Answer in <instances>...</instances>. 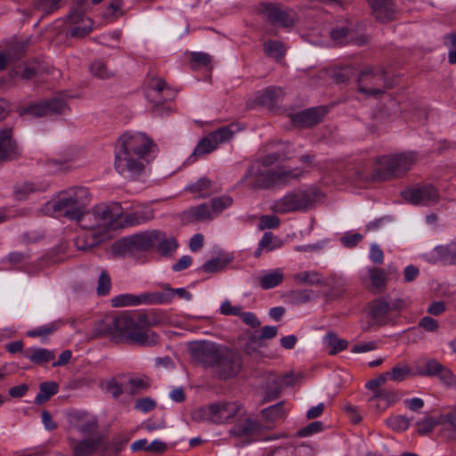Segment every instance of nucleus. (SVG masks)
<instances>
[{"mask_svg": "<svg viewBox=\"0 0 456 456\" xmlns=\"http://www.w3.org/2000/svg\"><path fill=\"white\" fill-rule=\"evenodd\" d=\"M299 174L291 170H262L258 165H251L246 171L242 181L251 190L269 189L276 184H285Z\"/></svg>", "mask_w": 456, "mask_h": 456, "instance_id": "obj_5", "label": "nucleus"}, {"mask_svg": "<svg viewBox=\"0 0 456 456\" xmlns=\"http://www.w3.org/2000/svg\"><path fill=\"white\" fill-rule=\"evenodd\" d=\"M227 265V262L221 258H213L206 262L200 268V270L204 273H217L221 270H223L225 265Z\"/></svg>", "mask_w": 456, "mask_h": 456, "instance_id": "obj_59", "label": "nucleus"}, {"mask_svg": "<svg viewBox=\"0 0 456 456\" xmlns=\"http://www.w3.org/2000/svg\"><path fill=\"white\" fill-rule=\"evenodd\" d=\"M73 418L77 420L76 428L83 434H92L97 428V420L86 413H76Z\"/></svg>", "mask_w": 456, "mask_h": 456, "instance_id": "obj_35", "label": "nucleus"}, {"mask_svg": "<svg viewBox=\"0 0 456 456\" xmlns=\"http://www.w3.org/2000/svg\"><path fill=\"white\" fill-rule=\"evenodd\" d=\"M262 12L273 25H279L281 27H291L293 25V20L290 18L289 13L275 4H263Z\"/></svg>", "mask_w": 456, "mask_h": 456, "instance_id": "obj_23", "label": "nucleus"}, {"mask_svg": "<svg viewBox=\"0 0 456 456\" xmlns=\"http://www.w3.org/2000/svg\"><path fill=\"white\" fill-rule=\"evenodd\" d=\"M417 374L428 377L437 375L447 386H452L454 382L452 371L436 360H429L426 362L423 366L418 369Z\"/></svg>", "mask_w": 456, "mask_h": 456, "instance_id": "obj_21", "label": "nucleus"}, {"mask_svg": "<svg viewBox=\"0 0 456 456\" xmlns=\"http://www.w3.org/2000/svg\"><path fill=\"white\" fill-rule=\"evenodd\" d=\"M375 19L380 22H388L395 18V10L392 0H367Z\"/></svg>", "mask_w": 456, "mask_h": 456, "instance_id": "obj_24", "label": "nucleus"}, {"mask_svg": "<svg viewBox=\"0 0 456 456\" xmlns=\"http://www.w3.org/2000/svg\"><path fill=\"white\" fill-rule=\"evenodd\" d=\"M290 379L291 377L289 375H271L265 387L264 402H270L277 399L281 395L284 387L290 385Z\"/></svg>", "mask_w": 456, "mask_h": 456, "instance_id": "obj_25", "label": "nucleus"}, {"mask_svg": "<svg viewBox=\"0 0 456 456\" xmlns=\"http://www.w3.org/2000/svg\"><path fill=\"white\" fill-rule=\"evenodd\" d=\"M399 400L398 395L395 392L391 390L381 389L379 391H376L370 402L371 403H375V407L383 411L387 408L390 404L397 402Z\"/></svg>", "mask_w": 456, "mask_h": 456, "instance_id": "obj_31", "label": "nucleus"}, {"mask_svg": "<svg viewBox=\"0 0 456 456\" xmlns=\"http://www.w3.org/2000/svg\"><path fill=\"white\" fill-rule=\"evenodd\" d=\"M37 186L33 183L25 182L18 183L13 187V194L16 200H24L27 197L37 191Z\"/></svg>", "mask_w": 456, "mask_h": 456, "instance_id": "obj_53", "label": "nucleus"}, {"mask_svg": "<svg viewBox=\"0 0 456 456\" xmlns=\"http://www.w3.org/2000/svg\"><path fill=\"white\" fill-rule=\"evenodd\" d=\"M59 391V386L54 381H45L39 385V392L35 397L36 404H43L46 403L52 396Z\"/></svg>", "mask_w": 456, "mask_h": 456, "instance_id": "obj_34", "label": "nucleus"}, {"mask_svg": "<svg viewBox=\"0 0 456 456\" xmlns=\"http://www.w3.org/2000/svg\"><path fill=\"white\" fill-rule=\"evenodd\" d=\"M259 243L260 247L265 248L266 252L280 248L283 245L282 240L274 236L272 232H265Z\"/></svg>", "mask_w": 456, "mask_h": 456, "instance_id": "obj_49", "label": "nucleus"}, {"mask_svg": "<svg viewBox=\"0 0 456 456\" xmlns=\"http://www.w3.org/2000/svg\"><path fill=\"white\" fill-rule=\"evenodd\" d=\"M443 415H441L438 419H436L432 416H427L422 420L416 423L417 426V433L419 436H426L433 432L435 427L439 424H443L444 420H442Z\"/></svg>", "mask_w": 456, "mask_h": 456, "instance_id": "obj_43", "label": "nucleus"}, {"mask_svg": "<svg viewBox=\"0 0 456 456\" xmlns=\"http://www.w3.org/2000/svg\"><path fill=\"white\" fill-rule=\"evenodd\" d=\"M119 219V226L122 228L140 225L154 219V210L148 206H139L133 211L122 212Z\"/></svg>", "mask_w": 456, "mask_h": 456, "instance_id": "obj_19", "label": "nucleus"}, {"mask_svg": "<svg viewBox=\"0 0 456 456\" xmlns=\"http://www.w3.org/2000/svg\"><path fill=\"white\" fill-rule=\"evenodd\" d=\"M148 233H159L152 242V247L158 243V252L164 256H170L178 248L177 240L174 237L167 238L165 232L159 230L147 231Z\"/></svg>", "mask_w": 456, "mask_h": 456, "instance_id": "obj_26", "label": "nucleus"}, {"mask_svg": "<svg viewBox=\"0 0 456 456\" xmlns=\"http://www.w3.org/2000/svg\"><path fill=\"white\" fill-rule=\"evenodd\" d=\"M323 428V423L322 421H314L307 426L300 428L297 432V436L298 437H305L312 436L314 434L319 433Z\"/></svg>", "mask_w": 456, "mask_h": 456, "instance_id": "obj_61", "label": "nucleus"}, {"mask_svg": "<svg viewBox=\"0 0 456 456\" xmlns=\"http://www.w3.org/2000/svg\"><path fill=\"white\" fill-rule=\"evenodd\" d=\"M242 368L243 359L241 354L234 349L223 346L211 371L216 379L228 380L235 378Z\"/></svg>", "mask_w": 456, "mask_h": 456, "instance_id": "obj_9", "label": "nucleus"}, {"mask_svg": "<svg viewBox=\"0 0 456 456\" xmlns=\"http://www.w3.org/2000/svg\"><path fill=\"white\" fill-rule=\"evenodd\" d=\"M151 91L154 94H157L158 96H155V104L153 106V111L158 115H162L163 110L170 111L171 107L162 108L163 102L167 100H171L175 97V94L167 86L166 82L158 78L154 84H151Z\"/></svg>", "mask_w": 456, "mask_h": 456, "instance_id": "obj_22", "label": "nucleus"}, {"mask_svg": "<svg viewBox=\"0 0 456 456\" xmlns=\"http://www.w3.org/2000/svg\"><path fill=\"white\" fill-rule=\"evenodd\" d=\"M280 219L275 216L265 215L260 217L258 224L259 230L275 229L280 225Z\"/></svg>", "mask_w": 456, "mask_h": 456, "instance_id": "obj_63", "label": "nucleus"}, {"mask_svg": "<svg viewBox=\"0 0 456 456\" xmlns=\"http://www.w3.org/2000/svg\"><path fill=\"white\" fill-rule=\"evenodd\" d=\"M324 342L330 347L329 354L330 355L345 350L348 346L346 340L339 338L334 332H328L324 337Z\"/></svg>", "mask_w": 456, "mask_h": 456, "instance_id": "obj_41", "label": "nucleus"}, {"mask_svg": "<svg viewBox=\"0 0 456 456\" xmlns=\"http://www.w3.org/2000/svg\"><path fill=\"white\" fill-rule=\"evenodd\" d=\"M401 194L406 201L414 205L429 206L439 200V192L431 184L411 188L402 191Z\"/></svg>", "mask_w": 456, "mask_h": 456, "instance_id": "obj_14", "label": "nucleus"}, {"mask_svg": "<svg viewBox=\"0 0 456 456\" xmlns=\"http://www.w3.org/2000/svg\"><path fill=\"white\" fill-rule=\"evenodd\" d=\"M111 289V278L110 273L102 269L100 273V276L97 283V295L100 297H104L110 294Z\"/></svg>", "mask_w": 456, "mask_h": 456, "instance_id": "obj_52", "label": "nucleus"}, {"mask_svg": "<svg viewBox=\"0 0 456 456\" xmlns=\"http://www.w3.org/2000/svg\"><path fill=\"white\" fill-rule=\"evenodd\" d=\"M91 194L87 188L76 186L60 191L56 198L45 204V210L57 216H64L78 223L86 219Z\"/></svg>", "mask_w": 456, "mask_h": 456, "instance_id": "obj_2", "label": "nucleus"}, {"mask_svg": "<svg viewBox=\"0 0 456 456\" xmlns=\"http://www.w3.org/2000/svg\"><path fill=\"white\" fill-rule=\"evenodd\" d=\"M132 324L124 330L123 338L134 345L153 346L159 343V335L149 328L155 324V318L146 314L131 315Z\"/></svg>", "mask_w": 456, "mask_h": 456, "instance_id": "obj_6", "label": "nucleus"}, {"mask_svg": "<svg viewBox=\"0 0 456 456\" xmlns=\"http://www.w3.org/2000/svg\"><path fill=\"white\" fill-rule=\"evenodd\" d=\"M223 346L212 341L200 340L189 343L188 350L196 362L212 370Z\"/></svg>", "mask_w": 456, "mask_h": 456, "instance_id": "obj_12", "label": "nucleus"}, {"mask_svg": "<svg viewBox=\"0 0 456 456\" xmlns=\"http://www.w3.org/2000/svg\"><path fill=\"white\" fill-rule=\"evenodd\" d=\"M188 214L196 221H204L212 218L210 207L207 203L191 208L188 210Z\"/></svg>", "mask_w": 456, "mask_h": 456, "instance_id": "obj_51", "label": "nucleus"}, {"mask_svg": "<svg viewBox=\"0 0 456 456\" xmlns=\"http://www.w3.org/2000/svg\"><path fill=\"white\" fill-rule=\"evenodd\" d=\"M102 241V238L100 234L94 232H86L76 237L74 244L78 250L89 251L100 245Z\"/></svg>", "mask_w": 456, "mask_h": 456, "instance_id": "obj_30", "label": "nucleus"}, {"mask_svg": "<svg viewBox=\"0 0 456 456\" xmlns=\"http://www.w3.org/2000/svg\"><path fill=\"white\" fill-rule=\"evenodd\" d=\"M314 291L311 289H297L289 293L290 301L294 304H304L313 298Z\"/></svg>", "mask_w": 456, "mask_h": 456, "instance_id": "obj_55", "label": "nucleus"}, {"mask_svg": "<svg viewBox=\"0 0 456 456\" xmlns=\"http://www.w3.org/2000/svg\"><path fill=\"white\" fill-rule=\"evenodd\" d=\"M282 93L281 87L269 86L258 94L256 102L260 105L271 108L278 102Z\"/></svg>", "mask_w": 456, "mask_h": 456, "instance_id": "obj_32", "label": "nucleus"}, {"mask_svg": "<svg viewBox=\"0 0 456 456\" xmlns=\"http://www.w3.org/2000/svg\"><path fill=\"white\" fill-rule=\"evenodd\" d=\"M284 279L283 273L277 269L259 278V284L262 289H269L277 287Z\"/></svg>", "mask_w": 456, "mask_h": 456, "instance_id": "obj_40", "label": "nucleus"}, {"mask_svg": "<svg viewBox=\"0 0 456 456\" xmlns=\"http://www.w3.org/2000/svg\"><path fill=\"white\" fill-rule=\"evenodd\" d=\"M358 91L368 97L379 98L394 86V81L384 69H363L357 78Z\"/></svg>", "mask_w": 456, "mask_h": 456, "instance_id": "obj_7", "label": "nucleus"}, {"mask_svg": "<svg viewBox=\"0 0 456 456\" xmlns=\"http://www.w3.org/2000/svg\"><path fill=\"white\" fill-rule=\"evenodd\" d=\"M261 428V424L252 419L239 420L230 430L232 436L238 437H248L255 435Z\"/></svg>", "mask_w": 456, "mask_h": 456, "instance_id": "obj_29", "label": "nucleus"}, {"mask_svg": "<svg viewBox=\"0 0 456 456\" xmlns=\"http://www.w3.org/2000/svg\"><path fill=\"white\" fill-rule=\"evenodd\" d=\"M265 53L276 61L281 60L284 55L286 49L283 44L278 40H268L263 45Z\"/></svg>", "mask_w": 456, "mask_h": 456, "instance_id": "obj_39", "label": "nucleus"}, {"mask_svg": "<svg viewBox=\"0 0 456 456\" xmlns=\"http://www.w3.org/2000/svg\"><path fill=\"white\" fill-rule=\"evenodd\" d=\"M319 194L320 191L314 187L295 189L275 200L271 206V209L273 212L281 215L305 212L314 207Z\"/></svg>", "mask_w": 456, "mask_h": 456, "instance_id": "obj_4", "label": "nucleus"}, {"mask_svg": "<svg viewBox=\"0 0 456 456\" xmlns=\"http://www.w3.org/2000/svg\"><path fill=\"white\" fill-rule=\"evenodd\" d=\"M352 33L353 30L346 26L338 27L330 31V37L336 44L343 45L353 40Z\"/></svg>", "mask_w": 456, "mask_h": 456, "instance_id": "obj_48", "label": "nucleus"}, {"mask_svg": "<svg viewBox=\"0 0 456 456\" xmlns=\"http://www.w3.org/2000/svg\"><path fill=\"white\" fill-rule=\"evenodd\" d=\"M21 151L12 138V129H0V162H8L17 159Z\"/></svg>", "mask_w": 456, "mask_h": 456, "instance_id": "obj_18", "label": "nucleus"}, {"mask_svg": "<svg viewBox=\"0 0 456 456\" xmlns=\"http://www.w3.org/2000/svg\"><path fill=\"white\" fill-rule=\"evenodd\" d=\"M327 114L323 106L308 108L304 110L289 113V118L296 127L310 128L320 124Z\"/></svg>", "mask_w": 456, "mask_h": 456, "instance_id": "obj_15", "label": "nucleus"}, {"mask_svg": "<svg viewBox=\"0 0 456 456\" xmlns=\"http://www.w3.org/2000/svg\"><path fill=\"white\" fill-rule=\"evenodd\" d=\"M98 451H109L108 443L104 441L102 436H97L94 438H85L78 442L73 448V455L90 456Z\"/></svg>", "mask_w": 456, "mask_h": 456, "instance_id": "obj_20", "label": "nucleus"}, {"mask_svg": "<svg viewBox=\"0 0 456 456\" xmlns=\"http://www.w3.org/2000/svg\"><path fill=\"white\" fill-rule=\"evenodd\" d=\"M354 75L353 67L343 66L335 68L332 71L331 77L337 84H346Z\"/></svg>", "mask_w": 456, "mask_h": 456, "instance_id": "obj_47", "label": "nucleus"}, {"mask_svg": "<svg viewBox=\"0 0 456 456\" xmlns=\"http://www.w3.org/2000/svg\"><path fill=\"white\" fill-rule=\"evenodd\" d=\"M232 202H233V200H232V197H230V196H221V197L213 198L210 200L211 213L218 215L224 209L232 206Z\"/></svg>", "mask_w": 456, "mask_h": 456, "instance_id": "obj_54", "label": "nucleus"}, {"mask_svg": "<svg viewBox=\"0 0 456 456\" xmlns=\"http://www.w3.org/2000/svg\"><path fill=\"white\" fill-rule=\"evenodd\" d=\"M387 373L388 379L395 382H401L413 375L410 365L403 362H398L392 368L391 371H387Z\"/></svg>", "mask_w": 456, "mask_h": 456, "instance_id": "obj_38", "label": "nucleus"}, {"mask_svg": "<svg viewBox=\"0 0 456 456\" xmlns=\"http://www.w3.org/2000/svg\"><path fill=\"white\" fill-rule=\"evenodd\" d=\"M61 6L60 0H34L33 8L42 13L43 16L48 15Z\"/></svg>", "mask_w": 456, "mask_h": 456, "instance_id": "obj_45", "label": "nucleus"}, {"mask_svg": "<svg viewBox=\"0 0 456 456\" xmlns=\"http://www.w3.org/2000/svg\"><path fill=\"white\" fill-rule=\"evenodd\" d=\"M168 300V295L143 293L140 296L133 294H121L111 299V305L114 307H123L128 305H139L142 304H159Z\"/></svg>", "mask_w": 456, "mask_h": 456, "instance_id": "obj_16", "label": "nucleus"}, {"mask_svg": "<svg viewBox=\"0 0 456 456\" xmlns=\"http://www.w3.org/2000/svg\"><path fill=\"white\" fill-rule=\"evenodd\" d=\"M159 233H148L147 231L122 238L111 246L115 256L131 257L140 252H145L152 248V242Z\"/></svg>", "mask_w": 456, "mask_h": 456, "instance_id": "obj_8", "label": "nucleus"}, {"mask_svg": "<svg viewBox=\"0 0 456 456\" xmlns=\"http://www.w3.org/2000/svg\"><path fill=\"white\" fill-rule=\"evenodd\" d=\"M415 151H404L397 154L381 156L377 159L378 167L373 177L379 181H388L404 175L418 162Z\"/></svg>", "mask_w": 456, "mask_h": 456, "instance_id": "obj_3", "label": "nucleus"}, {"mask_svg": "<svg viewBox=\"0 0 456 456\" xmlns=\"http://www.w3.org/2000/svg\"><path fill=\"white\" fill-rule=\"evenodd\" d=\"M191 67L193 69L199 67H208L210 65L211 56L206 53H191Z\"/></svg>", "mask_w": 456, "mask_h": 456, "instance_id": "obj_60", "label": "nucleus"}, {"mask_svg": "<svg viewBox=\"0 0 456 456\" xmlns=\"http://www.w3.org/2000/svg\"><path fill=\"white\" fill-rule=\"evenodd\" d=\"M132 320L129 314L109 315L94 323L92 338H101L105 335L122 337L124 330L131 325Z\"/></svg>", "mask_w": 456, "mask_h": 456, "instance_id": "obj_11", "label": "nucleus"}, {"mask_svg": "<svg viewBox=\"0 0 456 456\" xmlns=\"http://www.w3.org/2000/svg\"><path fill=\"white\" fill-rule=\"evenodd\" d=\"M295 282L300 285H319L322 284V275L314 271H305L293 275Z\"/></svg>", "mask_w": 456, "mask_h": 456, "instance_id": "obj_36", "label": "nucleus"}, {"mask_svg": "<svg viewBox=\"0 0 456 456\" xmlns=\"http://www.w3.org/2000/svg\"><path fill=\"white\" fill-rule=\"evenodd\" d=\"M212 185L210 180L206 177L199 179L194 184L191 185L188 190L191 192H200V197L205 198L208 196V193H204L205 191L208 190Z\"/></svg>", "mask_w": 456, "mask_h": 456, "instance_id": "obj_62", "label": "nucleus"}, {"mask_svg": "<svg viewBox=\"0 0 456 456\" xmlns=\"http://www.w3.org/2000/svg\"><path fill=\"white\" fill-rule=\"evenodd\" d=\"M58 330V325L52 322L38 329L28 331L27 335L31 338L48 336Z\"/></svg>", "mask_w": 456, "mask_h": 456, "instance_id": "obj_64", "label": "nucleus"}, {"mask_svg": "<svg viewBox=\"0 0 456 456\" xmlns=\"http://www.w3.org/2000/svg\"><path fill=\"white\" fill-rule=\"evenodd\" d=\"M216 142L212 140L209 134L202 138L199 143L197 144L196 148L194 149L192 154L190 156L189 160L193 159L192 161H195V157L204 155L210 153L212 151H214L216 148Z\"/></svg>", "mask_w": 456, "mask_h": 456, "instance_id": "obj_46", "label": "nucleus"}, {"mask_svg": "<svg viewBox=\"0 0 456 456\" xmlns=\"http://www.w3.org/2000/svg\"><path fill=\"white\" fill-rule=\"evenodd\" d=\"M222 402L214 403L199 410V413L206 419L215 422V418L220 415Z\"/></svg>", "mask_w": 456, "mask_h": 456, "instance_id": "obj_56", "label": "nucleus"}, {"mask_svg": "<svg viewBox=\"0 0 456 456\" xmlns=\"http://www.w3.org/2000/svg\"><path fill=\"white\" fill-rule=\"evenodd\" d=\"M390 303L386 297L372 300L369 304L370 325L385 326L393 322L390 317Z\"/></svg>", "mask_w": 456, "mask_h": 456, "instance_id": "obj_17", "label": "nucleus"}, {"mask_svg": "<svg viewBox=\"0 0 456 456\" xmlns=\"http://www.w3.org/2000/svg\"><path fill=\"white\" fill-rule=\"evenodd\" d=\"M90 72L94 77L100 79H109L115 76V71L109 69L103 60H95L90 65Z\"/></svg>", "mask_w": 456, "mask_h": 456, "instance_id": "obj_44", "label": "nucleus"}, {"mask_svg": "<svg viewBox=\"0 0 456 456\" xmlns=\"http://www.w3.org/2000/svg\"><path fill=\"white\" fill-rule=\"evenodd\" d=\"M262 335L260 331H254L248 336V340L245 345V351L247 354H250L255 350V346L261 347L265 346V343L261 338Z\"/></svg>", "mask_w": 456, "mask_h": 456, "instance_id": "obj_58", "label": "nucleus"}, {"mask_svg": "<svg viewBox=\"0 0 456 456\" xmlns=\"http://www.w3.org/2000/svg\"><path fill=\"white\" fill-rule=\"evenodd\" d=\"M387 424L395 431H405L410 426V419L403 415L393 416L387 420Z\"/></svg>", "mask_w": 456, "mask_h": 456, "instance_id": "obj_57", "label": "nucleus"}, {"mask_svg": "<svg viewBox=\"0 0 456 456\" xmlns=\"http://www.w3.org/2000/svg\"><path fill=\"white\" fill-rule=\"evenodd\" d=\"M429 261H436L437 257L445 265H456V242L444 246H437L432 251Z\"/></svg>", "mask_w": 456, "mask_h": 456, "instance_id": "obj_28", "label": "nucleus"}, {"mask_svg": "<svg viewBox=\"0 0 456 456\" xmlns=\"http://www.w3.org/2000/svg\"><path fill=\"white\" fill-rule=\"evenodd\" d=\"M122 216V207L118 202H113L111 205H98L93 208L92 213L86 211V218L91 220L94 217V224H85L83 226L86 229H95L103 227L106 230L116 228L119 224L116 222Z\"/></svg>", "mask_w": 456, "mask_h": 456, "instance_id": "obj_10", "label": "nucleus"}, {"mask_svg": "<svg viewBox=\"0 0 456 456\" xmlns=\"http://www.w3.org/2000/svg\"><path fill=\"white\" fill-rule=\"evenodd\" d=\"M67 104L63 99L52 98L30 104L20 110V114L30 115L35 118H41L49 115L61 114L66 109Z\"/></svg>", "mask_w": 456, "mask_h": 456, "instance_id": "obj_13", "label": "nucleus"}, {"mask_svg": "<svg viewBox=\"0 0 456 456\" xmlns=\"http://www.w3.org/2000/svg\"><path fill=\"white\" fill-rule=\"evenodd\" d=\"M284 402H279L274 405H271L261 411L263 418L268 422H275L279 419H284L286 412L283 408Z\"/></svg>", "mask_w": 456, "mask_h": 456, "instance_id": "obj_37", "label": "nucleus"}, {"mask_svg": "<svg viewBox=\"0 0 456 456\" xmlns=\"http://www.w3.org/2000/svg\"><path fill=\"white\" fill-rule=\"evenodd\" d=\"M369 277L372 290L375 293H380L385 289L387 283V277L385 270L378 267L370 268Z\"/></svg>", "mask_w": 456, "mask_h": 456, "instance_id": "obj_33", "label": "nucleus"}, {"mask_svg": "<svg viewBox=\"0 0 456 456\" xmlns=\"http://www.w3.org/2000/svg\"><path fill=\"white\" fill-rule=\"evenodd\" d=\"M152 145V141L144 134H124L118 141L116 171L128 180H135L144 170L142 159Z\"/></svg>", "mask_w": 456, "mask_h": 456, "instance_id": "obj_1", "label": "nucleus"}, {"mask_svg": "<svg viewBox=\"0 0 456 456\" xmlns=\"http://www.w3.org/2000/svg\"><path fill=\"white\" fill-rule=\"evenodd\" d=\"M233 125L222 126L216 131L209 134L212 140L218 144L228 142L233 135L234 131L232 130Z\"/></svg>", "mask_w": 456, "mask_h": 456, "instance_id": "obj_50", "label": "nucleus"}, {"mask_svg": "<svg viewBox=\"0 0 456 456\" xmlns=\"http://www.w3.org/2000/svg\"><path fill=\"white\" fill-rule=\"evenodd\" d=\"M23 355L34 364L42 366L55 359L54 351L43 347L27 348Z\"/></svg>", "mask_w": 456, "mask_h": 456, "instance_id": "obj_27", "label": "nucleus"}, {"mask_svg": "<svg viewBox=\"0 0 456 456\" xmlns=\"http://www.w3.org/2000/svg\"><path fill=\"white\" fill-rule=\"evenodd\" d=\"M240 411L236 403L222 402L220 415L215 418V423L226 422L234 418Z\"/></svg>", "mask_w": 456, "mask_h": 456, "instance_id": "obj_42", "label": "nucleus"}]
</instances>
